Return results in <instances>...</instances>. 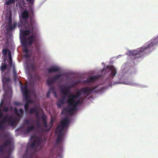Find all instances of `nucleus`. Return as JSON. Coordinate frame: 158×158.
Listing matches in <instances>:
<instances>
[{
  "mask_svg": "<svg viewBox=\"0 0 158 158\" xmlns=\"http://www.w3.org/2000/svg\"><path fill=\"white\" fill-rule=\"evenodd\" d=\"M54 77L57 82L58 81V80L61 79L58 74L55 75Z\"/></svg>",
  "mask_w": 158,
  "mask_h": 158,
  "instance_id": "obj_28",
  "label": "nucleus"
},
{
  "mask_svg": "<svg viewBox=\"0 0 158 158\" xmlns=\"http://www.w3.org/2000/svg\"><path fill=\"white\" fill-rule=\"evenodd\" d=\"M123 55H118V56H117L116 57H114V58H115L116 59H118L120 57H122L123 56Z\"/></svg>",
  "mask_w": 158,
  "mask_h": 158,
  "instance_id": "obj_36",
  "label": "nucleus"
},
{
  "mask_svg": "<svg viewBox=\"0 0 158 158\" xmlns=\"http://www.w3.org/2000/svg\"><path fill=\"white\" fill-rule=\"evenodd\" d=\"M56 82L57 81L54 77L52 78H50L47 79L46 82V83L47 86H51V85H53V83Z\"/></svg>",
  "mask_w": 158,
  "mask_h": 158,
  "instance_id": "obj_20",
  "label": "nucleus"
},
{
  "mask_svg": "<svg viewBox=\"0 0 158 158\" xmlns=\"http://www.w3.org/2000/svg\"><path fill=\"white\" fill-rule=\"evenodd\" d=\"M43 122H44V126L48 124V123H47V120L43 121Z\"/></svg>",
  "mask_w": 158,
  "mask_h": 158,
  "instance_id": "obj_40",
  "label": "nucleus"
},
{
  "mask_svg": "<svg viewBox=\"0 0 158 158\" xmlns=\"http://www.w3.org/2000/svg\"><path fill=\"white\" fill-rule=\"evenodd\" d=\"M47 72L49 73L55 72H61L63 71L62 68L56 64H52L50 65L47 69Z\"/></svg>",
  "mask_w": 158,
  "mask_h": 158,
  "instance_id": "obj_13",
  "label": "nucleus"
},
{
  "mask_svg": "<svg viewBox=\"0 0 158 158\" xmlns=\"http://www.w3.org/2000/svg\"><path fill=\"white\" fill-rule=\"evenodd\" d=\"M49 87V88L48 91H49V92H51L55 90V88L53 86V85H51V86H48Z\"/></svg>",
  "mask_w": 158,
  "mask_h": 158,
  "instance_id": "obj_25",
  "label": "nucleus"
},
{
  "mask_svg": "<svg viewBox=\"0 0 158 158\" xmlns=\"http://www.w3.org/2000/svg\"><path fill=\"white\" fill-rule=\"evenodd\" d=\"M41 152L37 145V140L34 139L32 142L29 141L26 145L23 158H30L35 154Z\"/></svg>",
  "mask_w": 158,
  "mask_h": 158,
  "instance_id": "obj_9",
  "label": "nucleus"
},
{
  "mask_svg": "<svg viewBox=\"0 0 158 158\" xmlns=\"http://www.w3.org/2000/svg\"><path fill=\"white\" fill-rule=\"evenodd\" d=\"M89 88L93 89L94 87H87L82 88L79 95H70L68 94L69 93L66 91L65 89V93L62 94L64 95L61 99H59V102L56 103L57 108L60 109L64 106L66 103L68 104L69 106L70 110L69 113L71 117L66 116L63 118L61 122V127L58 126L56 130V134L59 135H65L70 124L74 120L73 117L75 116L76 113L74 111L79 110L85 104V101L87 100L93 99L94 94L101 95L102 94L98 93H92L90 91L85 88Z\"/></svg>",
  "mask_w": 158,
  "mask_h": 158,
  "instance_id": "obj_2",
  "label": "nucleus"
},
{
  "mask_svg": "<svg viewBox=\"0 0 158 158\" xmlns=\"http://www.w3.org/2000/svg\"><path fill=\"white\" fill-rule=\"evenodd\" d=\"M67 73L68 74H70V72L68 71L67 72Z\"/></svg>",
  "mask_w": 158,
  "mask_h": 158,
  "instance_id": "obj_42",
  "label": "nucleus"
},
{
  "mask_svg": "<svg viewBox=\"0 0 158 158\" xmlns=\"http://www.w3.org/2000/svg\"><path fill=\"white\" fill-rule=\"evenodd\" d=\"M37 127L39 128L38 131H39V130L41 128V124L40 123L39 121H37L35 123Z\"/></svg>",
  "mask_w": 158,
  "mask_h": 158,
  "instance_id": "obj_26",
  "label": "nucleus"
},
{
  "mask_svg": "<svg viewBox=\"0 0 158 158\" xmlns=\"http://www.w3.org/2000/svg\"><path fill=\"white\" fill-rule=\"evenodd\" d=\"M16 0H6L5 4L6 6V15H8L10 18L11 16L12 10V4L15 3Z\"/></svg>",
  "mask_w": 158,
  "mask_h": 158,
  "instance_id": "obj_12",
  "label": "nucleus"
},
{
  "mask_svg": "<svg viewBox=\"0 0 158 158\" xmlns=\"http://www.w3.org/2000/svg\"><path fill=\"white\" fill-rule=\"evenodd\" d=\"M41 119L43 121H46L47 120V116L44 113V112L43 113V115H42L40 116Z\"/></svg>",
  "mask_w": 158,
  "mask_h": 158,
  "instance_id": "obj_23",
  "label": "nucleus"
},
{
  "mask_svg": "<svg viewBox=\"0 0 158 158\" xmlns=\"http://www.w3.org/2000/svg\"><path fill=\"white\" fill-rule=\"evenodd\" d=\"M35 137L34 135H30V138L29 139V141H31L33 140V138H34Z\"/></svg>",
  "mask_w": 158,
  "mask_h": 158,
  "instance_id": "obj_32",
  "label": "nucleus"
},
{
  "mask_svg": "<svg viewBox=\"0 0 158 158\" xmlns=\"http://www.w3.org/2000/svg\"><path fill=\"white\" fill-rule=\"evenodd\" d=\"M53 119H52L50 122V124H49L50 126L52 125V127L53 123Z\"/></svg>",
  "mask_w": 158,
  "mask_h": 158,
  "instance_id": "obj_37",
  "label": "nucleus"
},
{
  "mask_svg": "<svg viewBox=\"0 0 158 158\" xmlns=\"http://www.w3.org/2000/svg\"><path fill=\"white\" fill-rule=\"evenodd\" d=\"M13 78L14 80V81H15L16 82L17 80V76H16V77H13Z\"/></svg>",
  "mask_w": 158,
  "mask_h": 158,
  "instance_id": "obj_39",
  "label": "nucleus"
},
{
  "mask_svg": "<svg viewBox=\"0 0 158 158\" xmlns=\"http://www.w3.org/2000/svg\"><path fill=\"white\" fill-rule=\"evenodd\" d=\"M65 135H58L57 138L55 140V146L56 149V156H52V158H62L63 153V143Z\"/></svg>",
  "mask_w": 158,
  "mask_h": 158,
  "instance_id": "obj_10",
  "label": "nucleus"
},
{
  "mask_svg": "<svg viewBox=\"0 0 158 158\" xmlns=\"http://www.w3.org/2000/svg\"><path fill=\"white\" fill-rule=\"evenodd\" d=\"M17 118H13L11 114H6L4 116L3 120L6 123V124H0V129L6 130L10 127H15L16 126V121Z\"/></svg>",
  "mask_w": 158,
  "mask_h": 158,
  "instance_id": "obj_11",
  "label": "nucleus"
},
{
  "mask_svg": "<svg viewBox=\"0 0 158 158\" xmlns=\"http://www.w3.org/2000/svg\"><path fill=\"white\" fill-rule=\"evenodd\" d=\"M46 141L47 139L45 138L42 139L39 138L37 140V145L38 147H39V150L41 152H43L44 151L43 148Z\"/></svg>",
  "mask_w": 158,
  "mask_h": 158,
  "instance_id": "obj_14",
  "label": "nucleus"
},
{
  "mask_svg": "<svg viewBox=\"0 0 158 158\" xmlns=\"http://www.w3.org/2000/svg\"><path fill=\"white\" fill-rule=\"evenodd\" d=\"M97 76H90L86 79H80L71 80L69 82H67L65 85H63L60 87V90L61 94L65 93V89H66V91L68 93L71 92V89L76 87L77 84L83 83L84 84H94V87L96 85L95 79Z\"/></svg>",
  "mask_w": 158,
  "mask_h": 158,
  "instance_id": "obj_5",
  "label": "nucleus"
},
{
  "mask_svg": "<svg viewBox=\"0 0 158 158\" xmlns=\"http://www.w3.org/2000/svg\"><path fill=\"white\" fill-rule=\"evenodd\" d=\"M2 52L3 55H6L7 54V51L6 49L4 48L2 50Z\"/></svg>",
  "mask_w": 158,
  "mask_h": 158,
  "instance_id": "obj_30",
  "label": "nucleus"
},
{
  "mask_svg": "<svg viewBox=\"0 0 158 158\" xmlns=\"http://www.w3.org/2000/svg\"><path fill=\"white\" fill-rule=\"evenodd\" d=\"M5 151V149L4 148H2V147H0V153L3 154L4 153Z\"/></svg>",
  "mask_w": 158,
  "mask_h": 158,
  "instance_id": "obj_34",
  "label": "nucleus"
},
{
  "mask_svg": "<svg viewBox=\"0 0 158 158\" xmlns=\"http://www.w3.org/2000/svg\"><path fill=\"white\" fill-rule=\"evenodd\" d=\"M3 110L5 112H8L9 110L8 106H4L3 108Z\"/></svg>",
  "mask_w": 158,
  "mask_h": 158,
  "instance_id": "obj_29",
  "label": "nucleus"
},
{
  "mask_svg": "<svg viewBox=\"0 0 158 158\" xmlns=\"http://www.w3.org/2000/svg\"><path fill=\"white\" fill-rule=\"evenodd\" d=\"M25 33L28 34V31H25ZM22 34V35L21 34L20 35V42L24 48V52L26 53L24 56L27 60L25 61L24 66L25 72L29 80L30 76L32 77L30 74L31 72L34 70L35 68V64L33 62H31L29 59L31 55H36L40 49L42 39L40 32L39 38L36 37V35H33L31 33L29 35H27V39H26L24 36V33Z\"/></svg>",
  "mask_w": 158,
  "mask_h": 158,
  "instance_id": "obj_4",
  "label": "nucleus"
},
{
  "mask_svg": "<svg viewBox=\"0 0 158 158\" xmlns=\"http://www.w3.org/2000/svg\"><path fill=\"white\" fill-rule=\"evenodd\" d=\"M158 45V34L141 47L136 49L128 50L125 53L128 56L127 62L122 65L121 72L118 76L119 81L113 84V79L117 73L116 68L114 66L105 65L104 63L102 62V64L104 67L99 73L93 76H97L95 79L96 82L95 88H89L87 89L92 93L102 94L108 88H111L112 85L118 84L141 88L147 87L146 85L135 82L132 78V75L136 73L134 66L139 61L140 59H143L155 50Z\"/></svg>",
  "mask_w": 158,
  "mask_h": 158,
  "instance_id": "obj_1",
  "label": "nucleus"
},
{
  "mask_svg": "<svg viewBox=\"0 0 158 158\" xmlns=\"http://www.w3.org/2000/svg\"><path fill=\"white\" fill-rule=\"evenodd\" d=\"M34 112H35V113L36 114V118H38L39 115V114L38 111L36 109L35 110V111Z\"/></svg>",
  "mask_w": 158,
  "mask_h": 158,
  "instance_id": "obj_35",
  "label": "nucleus"
},
{
  "mask_svg": "<svg viewBox=\"0 0 158 158\" xmlns=\"http://www.w3.org/2000/svg\"><path fill=\"white\" fill-rule=\"evenodd\" d=\"M52 94L55 98L57 99V101H58V102H59V99H60V98H58V95L57 93L56 92L55 90L52 92Z\"/></svg>",
  "mask_w": 158,
  "mask_h": 158,
  "instance_id": "obj_27",
  "label": "nucleus"
},
{
  "mask_svg": "<svg viewBox=\"0 0 158 158\" xmlns=\"http://www.w3.org/2000/svg\"><path fill=\"white\" fill-rule=\"evenodd\" d=\"M16 114L21 118H23L25 114L26 116L27 115V112L26 110H24L22 108L16 109L15 110Z\"/></svg>",
  "mask_w": 158,
  "mask_h": 158,
  "instance_id": "obj_16",
  "label": "nucleus"
},
{
  "mask_svg": "<svg viewBox=\"0 0 158 158\" xmlns=\"http://www.w3.org/2000/svg\"><path fill=\"white\" fill-rule=\"evenodd\" d=\"M22 101L23 102H31V100L29 99V97L27 93L22 94Z\"/></svg>",
  "mask_w": 158,
  "mask_h": 158,
  "instance_id": "obj_19",
  "label": "nucleus"
},
{
  "mask_svg": "<svg viewBox=\"0 0 158 158\" xmlns=\"http://www.w3.org/2000/svg\"><path fill=\"white\" fill-rule=\"evenodd\" d=\"M91 73L94 74L95 73V72H93V73Z\"/></svg>",
  "mask_w": 158,
  "mask_h": 158,
  "instance_id": "obj_46",
  "label": "nucleus"
},
{
  "mask_svg": "<svg viewBox=\"0 0 158 158\" xmlns=\"http://www.w3.org/2000/svg\"><path fill=\"white\" fill-rule=\"evenodd\" d=\"M1 137L4 139L5 143L2 145V148L5 149L7 146H9V149L10 150L8 158H13L11 156V152L14 150V143L13 138L10 132L5 131L4 133H2L0 135ZM4 158H8L5 157Z\"/></svg>",
  "mask_w": 158,
  "mask_h": 158,
  "instance_id": "obj_8",
  "label": "nucleus"
},
{
  "mask_svg": "<svg viewBox=\"0 0 158 158\" xmlns=\"http://www.w3.org/2000/svg\"><path fill=\"white\" fill-rule=\"evenodd\" d=\"M12 74L13 77H16L17 76V73L15 69V65L14 64H12Z\"/></svg>",
  "mask_w": 158,
  "mask_h": 158,
  "instance_id": "obj_21",
  "label": "nucleus"
},
{
  "mask_svg": "<svg viewBox=\"0 0 158 158\" xmlns=\"http://www.w3.org/2000/svg\"><path fill=\"white\" fill-rule=\"evenodd\" d=\"M31 102H24V104H23V107H24V110H27V109L29 107V104L28 103Z\"/></svg>",
  "mask_w": 158,
  "mask_h": 158,
  "instance_id": "obj_24",
  "label": "nucleus"
},
{
  "mask_svg": "<svg viewBox=\"0 0 158 158\" xmlns=\"http://www.w3.org/2000/svg\"><path fill=\"white\" fill-rule=\"evenodd\" d=\"M44 128H41L39 130V131L41 133H48L52 129V125L47 124L44 126Z\"/></svg>",
  "mask_w": 158,
  "mask_h": 158,
  "instance_id": "obj_17",
  "label": "nucleus"
},
{
  "mask_svg": "<svg viewBox=\"0 0 158 158\" xmlns=\"http://www.w3.org/2000/svg\"><path fill=\"white\" fill-rule=\"evenodd\" d=\"M113 58H114V57H113L110 60V65H111L113 63V61L112 60V59Z\"/></svg>",
  "mask_w": 158,
  "mask_h": 158,
  "instance_id": "obj_38",
  "label": "nucleus"
},
{
  "mask_svg": "<svg viewBox=\"0 0 158 158\" xmlns=\"http://www.w3.org/2000/svg\"><path fill=\"white\" fill-rule=\"evenodd\" d=\"M27 2H29L30 3V4L27 5L26 4V2L24 0H20L17 1V2H19L20 4L22 5V8L23 9H24L25 7H27L28 8H30L31 7H32L33 8V10H34V7L33 6L34 0H26Z\"/></svg>",
  "mask_w": 158,
  "mask_h": 158,
  "instance_id": "obj_15",
  "label": "nucleus"
},
{
  "mask_svg": "<svg viewBox=\"0 0 158 158\" xmlns=\"http://www.w3.org/2000/svg\"><path fill=\"white\" fill-rule=\"evenodd\" d=\"M13 104L14 105L17 106H22L23 105V102H19L17 101L13 102Z\"/></svg>",
  "mask_w": 158,
  "mask_h": 158,
  "instance_id": "obj_22",
  "label": "nucleus"
},
{
  "mask_svg": "<svg viewBox=\"0 0 158 158\" xmlns=\"http://www.w3.org/2000/svg\"><path fill=\"white\" fill-rule=\"evenodd\" d=\"M30 120L28 119H23L22 123L15 130V132L18 134L25 136L30 134L31 131H34L35 127L33 124H30Z\"/></svg>",
  "mask_w": 158,
  "mask_h": 158,
  "instance_id": "obj_7",
  "label": "nucleus"
},
{
  "mask_svg": "<svg viewBox=\"0 0 158 158\" xmlns=\"http://www.w3.org/2000/svg\"><path fill=\"white\" fill-rule=\"evenodd\" d=\"M16 6L20 10L19 14V22L17 23L13 21L8 25V29L10 31H14L17 27L20 28L19 39L20 35L25 31H28V34L24 33V36L27 39V35H29L32 33L33 35H36V37L39 38L40 31L38 25L34 18V11L32 7L30 8L25 7L24 9L22 8V5L19 2H16Z\"/></svg>",
  "mask_w": 158,
  "mask_h": 158,
  "instance_id": "obj_3",
  "label": "nucleus"
},
{
  "mask_svg": "<svg viewBox=\"0 0 158 158\" xmlns=\"http://www.w3.org/2000/svg\"><path fill=\"white\" fill-rule=\"evenodd\" d=\"M51 92H49V91H48L46 93V96L47 98H49L50 97V94Z\"/></svg>",
  "mask_w": 158,
  "mask_h": 158,
  "instance_id": "obj_33",
  "label": "nucleus"
},
{
  "mask_svg": "<svg viewBox=\"0 0 158 158\" xmlns=\"http://www.w3.org/2000/svg\"><path fill=\"white\" fill-rule=\"evenodd\" d=\"M10 60H12V59L11 58H10Z\"/></svg>",
  "mask_w": 158,
  "mask_h": 158,
  "instance_id": "obj_44",
  "label": "nucleus"
},
{
  "mask_svg": "<svg viewBox=\"0 0 158 158\" xmlns=\"http://www.w3.org/2000/svg\"><path fill=\"white\" fill-rule=\"evenodd\" d=\"M19 85L22 94L27 93L28 91L27 90V85H23L20 82H19Z\"/></svg>",
  "mask_w": 158,
  "mask_h": 158,
  "instance_id": "obj_18",
  "label": "nucleus"
},
{
  "mask_svg": "<svg viewBox=\"0 0 158 158\" xmlns=\"http://www.w3.org/2000/svg\"><path fill=\"white\" fill-rule=\"evenodd\" d=\"M2 147V145H1L0 144V147Z\"/></svg>",
  "mask_w": 158,
  "mask_h": 158,
  "instance_id": "obj_48",
  "label": "nucleus"
},
{
  "mask_svg": "<svg viewBox=\"0 0 158 158\" xmlns=\"http://www.w3.org/2000/svg\"><path fill=\"white\" fill-rule=\"evenodd\" d=\"M36 108H31L29 109V112L30 114H32L33 112L35 110Z\"/></svg>",
  "mask_w": 158,
  "mask_h": 158,
  "instance_id": "obj_31",
  "label": "nucleus"
},
{
  "mask_svg": "<svg viewBox=\"0 0 158 158\" xmlns=\"http://www.w3.org/2000/svg\"><path fill=\"white\" fill-rule=\"evenodd\" d=\"M2 102H0V106L1 105Z\"/></svg>",
  "mask_w": 158,
  "mask_h": 158,
  "instance_id": "obj_47",
  "label": "nucleus"
},
{
  "mask_svg": "<svg viewBox=\"0 0 158 158\" xmlns=\"http://www.w3.org/2000/svg\"><path fill=\"white\" fill-rule=\"evenodd\" d=\"M59 75L60 77L61 78L62 77V74L61 73H59L58 74Z\"/></svg>",
  "mask_w": 158,
  "mask_h": 158,
  "instance_id": "obj_41",
  "label": "nucleus"
},
{
  "mask_svg": "<svg viewBox=\"0 0 158 158\" xmlns=\"http://www.w3.org/2000/svg\"><path fill=\"white\" fill-rule=\"evenodd\" d=\"M67 108H66L64 107V110H67Z\"/></svg>",
  "mask_w": 158,
  "mask_h": 158,
  "instance_id": "obj_43",
  "label": "nucleus"
},
{
  "mask_svg": "<svg viewBox=\"0 0 158 158\" xmlns=\"http://www.w3.org/2000/svg\"><path fill=\"white\" fill-rule=\"evenodd\" d=\"M2 115V114L0 112V117Z\"/></svg>",
  "mask_w": 158,
  "mask_h": 158,
  "instance_id": "obj_45",
  "label": "nucleus"
},
{
  "mask_svg": "<svg viewBox=\"0 0 158 158\" xmlns=\"http://www.w3.org/2000/svg\"><path fill=\"white\" fill-rule=\"evenodd\" d=\"M7 68L6 64H2L0 67L2 76V81L3 83V88L5 92H12L11 86V79L10 77V71L8 70L6 72Z\"/></svg>",
  "mask_w": 158,
  "mask_h": 158,
  "instance_id": "obj_6",
  "label": "nucleus"
}]
</instances>
